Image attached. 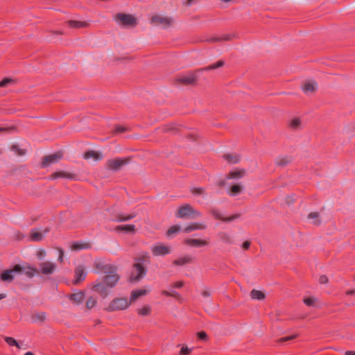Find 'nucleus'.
Instances as JSON below:
<instances>
[{"mask_svg": "<svg viewBox=\"0 0 355 355\" xmlns=\"http://www.w3.org/2000/svg\"><path fill=\"white\" fill-rule=\"evenodd\" d=\"M245 175V170L235 168L229 173L228 176L226 178V180L221 182V184L230 187L228 193L230 196H237L241 192L243 187L239 183L236 182V181L243 178Z\"/></svg>", "mask_w": 355, "mask_h": 355, "instance_id": "1", "label": "nucleus"}, {"mask_svg": "<svg viewBox=\"0 0 355 355\" xmlns=\"http://www.w3.org/2000/svg\"><path fill=\"white\" fill-rule=\"evenodd\" d=\"M104 273L105 276L102 281L106 283L107 287L112 288L119 280L116 268L111 265H106L104 268Z\"/></svg>", "mask_w": 355, "mask_h": 355, "instance_id": "2", "label": "nucleus"}, {"mask_svg": "<svg viewBox=\"0 0 355 355\" xmlns=\"http://www.w3.org/2000/svg\"><path fill=\"white\" fill-rule=\"evenodd\" d=\"M130 302L124 297L113 299L107 307L108 311H116L126 309L129 307Z\"/></svg>", "mask_w": 355, "mask_h": 355, "instance_id": "3", "label": "nucleus"}, {"mask_svg": "<svg viewBox=\"0 0 355 355\" xmlns=\"http://www.w3.org/2000/svg\"><path fill=\"white\" fill-rule=\"evenodd\" d=\"M200 216V212L193 209L190 205L187 204L179 209L176 217L180 218H184L187 217L191 218H196Z\"/></svg>", "mask_w": 355, "mask_h": 355, "instance_id": "4", "label": "nucleus"}, {"mask_svg": "<svg viewBox=\"0 0 355 355\" xmlns=\"http://www.w3.org/2000/svg\"><path fill=\"white\" fill-rule=\"evenodd\" d=\"M151 252L155 257H163L169 254L172 250L170 245L157 243L151 246Z\"/></svg>", "mask_w": 355, "mask_h": 355, "instance_id": "5", "label": "nucleus"}, {"mask_svg": "<svg viewBox=\"0 0 355 355\" xmlns=\"http://www.w3.org/2000/svg\"><path fill=\"white\" fill-rule=\"evenodd\" d=\"M173 22L172 17L162 16L160 15H155L151 18V24L159 26L163 28L169 27Z\"/></svg>", "mask_w": 355, "mask_h": 355, "instance_id": "6", "label": "nucleus"}, {"mask_svg": "<svg viewBox=\"0 0 355 355\" xmlns=\"http://www.w3.org/2000/svg\"><path fill=\"white\" fill-rule=\"evenodd\" d=\"M146 274V270L140 263L134 264V268L130 275V279L131 282H137L142 279Z\"/></svg>", "mask_w": 355, "mask_h": 355, "instance_id": "7", "label": "nucleus"}, {"mask_svg": "<svg viewBox=\"0 0 355 355\" xmlns=\"http://www.w3.org/2000/svg\"><path fill=\"white\" fill-rule=\"evenodd\" d=\"M116 23L122 26H132L136 24V19L130 15L119 13L114 18Z\"/></svg>", "mask_w": 355, "mask_h": 355, "instance_id": "8", "label": "nucleus"}, {"mask_svg": "<svg viewBox=\"0 0 355 355\" xmlns=\"http://www.w3.org/2000/svg\"><path fill=\"white\" fill-rule=\"evenodd\" d=\"M16 267H19V270L17 272L18 275L24 274L26 275L28 278L33 277L37 273H38V271L36 268L31 266V265L26 263L24 265L17 264Z\"/></svg>", "mask_w": 355, "mask_h": 355, "instance_id": "9", "label": "nucleus"}, {"mask_svg": "<svg viewBox=\"0 0 355 355\" xmlns=\"http://www.w3.org/2000/svg\"><path fill=\"white\" fill-rule=\"evenodd\" d=\"M128 164V159L125 158H116L109 159L107 162V166L109 169L117 171H119L123 166Z\"/></svg>", "mask_w": 355, "mask_h": 355, "instance_id": "10", "label": "nucleus"}, {"mask_svg": "<svg viewBox=\"0 0 355 355\" xmlns=\"http://www.w3.org/2000/svg\"><path fill=\"white\" fill-rule=\"evenodd\" d=\"M63 155L61 152H57L44 157V161L42 162V167L46 168L51 164L58 163L62 158Z\"/></svg>", "mask_w": 355, "mask_h": 355, "instance_id": "11", "label": "nucleus"}, {"mask_svg": "<svg viewBox=\"0 0 355 355\" xmlns=\"http://www.w3.org/2000/svg\"><path fill=\"white\" fill-rule=\"evenodd\" d=\"M40 272L42 275H52L56 270L57 266L51 261H44L39 264Z\"/></svg>", "mask_w": 355, "mask_h": 355, "instance_id": "12", "label": "nucleus"}, {"mask_svg": "<svg viewBox=\"0 0 355 355\" xmlns=\"http://www.w3.org/2000/svg\"><path fill=\"white\" fill-rule=\"evenodd\" d=\"M19 267H16V265L12 269L6 270L1 274L0 278L3 282H11L18 275Z\"/></svg>", "mask_w": 355, "mask_h": 355, "instance_id": "13", "label": "nucleus"}, {"mask_svg": "<svg viewBox=\"0 0 355 355\" xmlns=\"http://www.w3.org/2000/svg\"><path fill=\"white\" fill-rule=\"evenodd\" d=\"M93 289L95 292L99 293L103 298H105L108 296L110 292V289L107 286L106 283L103 281L95 284L93 287Z\"/></svg>", "mask_w": 355, "mask_h": 355, "instance_id": "14", "label": "nucleus"}, {"mask_svg": "<svg viewBox=\"0 0 355 355\" xmlns=\"http://www.w3.org/2000/svg\"><path fill=\"white\" fill-rule=\"evenodd\" d=\"M87 273L85 271V268L82 266H78L75 269V275L73 279V284H78L80 282L83 281L86 277Z\"/></svg>", "mask_w": 355, "mask_h": 355, "instance_id": "15", "label": "nucleus"}, {"mask_svg": "<svg viewBox=\"0 0 355 355\" xmlns=\"http://www.w3.org/2000/svg\"><path fill=\"white\" fill-rule=\"evenodd\" d=\"M136 216H137V214L135 212L130 213V214H125L123 212H120L114 216L112 220L117 222V223L125 222V221H128V220H130L134 218Z\"/></svg>", "mask_w": 355, "mask_h": 355, "instance_id": "16", "label": "nucleus"}, {"mask_svg": "<svg viewBox=\"0 0 355 355\" xmlns=\"http://www.w3.org/2000/svg\"><path fill=\"white\" fill-rule=\"evenodd\" d=\"M48 232L49 230L47 228L44 229L43 232H39L35 229L32 230L30 235V239L32 241H40L44 239Z\"/></svg>", "mask_w": 355, "mask_h": 355, "instance_id": "17", "label": "nucleus"}, {"mask_svg": "<svg viewBox=\"0 0 355 355\" xmlns=\"http://www.w3.org/2000/svg\"><path fill=\"white\" fill-rule=\"evenodd\" d=\"M184 243L191 247H202L208 244L205 240L197 239H187L184 240Z\"/></svg>", "mask_w": 355, "mask_h": 355, "instance_id": "18", "label": "nucleus"}, {"mask_svg": "<svg viewBox=\"0 0 355 355\" xmlns=\"http://www.w3.org/2000/svg\"><path fill=\"white\" fill-rule=\"evenodd\" d=\"M83 157L87 160L92 159L94 161H99L103 159V155L98 151L89 150L84 154Z\"/></svg>", "mask_w": 355, "mask_h": 355, "instance_id": "19", "label": "nucleus"}, {"mask_svg": "<svg viewBox=\"0 0 355 355\" xmlns=\"http://www.w3.org/2000/svg\"><path fill=\"white\" fill-rule=\"evenodd\" d=\"M207 226L204 223H192L189 225L187 226L184 229V232L185 233H190L194 230H205L206 229Z\"/></svg>", "mask_w": 355, "mask_h": 355, "instance_id": "20", "label": "nucleus"}, {"mask_svg": "<svg viewBox=\"0 0 355 355\" xmlns=\"http://www.w3.org/2000/svg\"><path fill=\"white\" fill-rule=\"evenodd\" d=\"M58 178H66L69 180H72L74 178V175L69 172L58 171L53 173L51 176V179L52 180H56Z\"/></svg>", "mask_w": 355, "mask_h": 355, "instance_id": "21", "label": "nucleus"}, {"mask_svg": "<svg viewBox=\"0 0 355 355\" xmlns=\"http://www.w3.org/2000/svg\"><path fill=\"white\" fill-rule=\"evenodd\" d=\"M318 85L315 81L306 82L302 86V89L306 94L314 92L317 89Z\"/></svg>", "mask_w": 355, "mask_h": 355, "instance_id": "22", "label": "nucleus"}, {"mask_svg": "<svg viewBox=\"0 0 355 355\" xmlns=\"http://www.w3.org/2000/svg\"><path fill=\"white\" fill-rule=\"evenodd\" d=\"M193 258L190 255L182 256L178 259L173 261V264L176 266H184L191 262Z\"/></svg>", "mask_w": 355, "mask_h": 355, "instance_id": "23", "label": "nucleus"}, {"mask_svg": "<svg viewBox=\"0 0 355 355\" xmlns=\"http://www.w3.org/2000/svg\"><path fill=\"white\" fill-rule=\"evenodd\" d=\"M115 230L117 232H135V225L132 224L118 225L115 227Z\"/></svg>", "mask_w": 355, "mask_h": 355, "instance_id": "24", "label": "nucleus"}, {"mask_svg": "<svg viewBox=\"0 0 355 355\" xmlns=\"http://www.w3.org/2000/svg\"><path fill=\"white\" fill-rule=\"evenodd\" d=\"M178 80L184 85H190L195 82L196 77L193 74H189L180 77Z\"/></svg>", "mask_w": 355, "mask_h": 355, "instance_id": "25", "label": "nucleus"}, {"mask_svg": "<svg viewBox=\"0 0 355 355\" xmlns=\"http://www.w3.org/2000/svg\"><path fill=\"white\" fill-rule=\"evenodd\" d=\"M90 248L89 243H85L83 241H76L71 245V249L73 250H80L88 249Z\"/></svg>", "mask_w": 355, "mask_h": 355, "instance_id": "26", "label": "nucleus"}, {"mask_svg": "<svg viewBox=\"0 0 355 355\" xmlns=\"http://www.w3.org/2000/svg\"><path fill=\"white\" fill-rule=\"evenodd\" d=\"M148 293L146 289H137L132 291L130 302L136 300L138 297L145 295Z\"/></svg>", "mask_w": 355, "mask_h": 355, "instance_id": "27", "label": "nucleus"}, {"mask_svg": "<svg viewBox=\"0 0 355 355\" xmlns=\"http://www.w3.org/2000/svg\"><path fill=\"white\" fill-rule=\"evenodd\" d=\"M223 158L230 164H236L240 160L239 156L236 154H226L223 155Z\"/></svg>", "mask_w": 355, "mask_h": 355, "instance_id": "28", "label": "nucleus"}, {"mask_svg": "<svg viewBox=\"0 0 355 355\" xmlns=\"http://www.w3.org/2000/svg\"><path fill=\"white\" fill-rule=\"evenodd\" d=\"M85 294L83 292L75 293L70 296V300L76 304H80L84 300Z\"/></svg>", "mask_w": 355, "mask_h": 355, "instance_id": "29", "label": "nucleus"}, {"mask_svg": "<svg viewBox=\"0 0 355 355\" xmlns=\"http://www.w3.org/2000/svg\"><path fill=\"white\" fill-rule=\"evenodd\" d=\"M291 162L289 156H281L276 159L275 163L280 166H284Z\"/></svg>", "mask_w": 355, "mask_h": 355, "instance_id": "30", "label": "nucleus"}, {"mask_svg": "<svg viewBox=\"0 0 355 355\" xmlns=\"http://www.w3.org/2000/svg\"><path fill=\"white\" fill-rule=\"evenodd\" d=\"M250 297L253 300H262L265 298V294L259 290L253 289L250 292Z\"/></svg>", "mask_w": 355, "mask_h": 355, "instance_id": "31", "label": "nucleus"}, {"mask_svg": "<svg viewBox=\"0 0 355 355\" xmlns=\"http://www.w3.org/2000/svg\"><path fill=\"white\" fill-rule=\"evenodd\" d=\"M68 25L71 28H83L85 27L87 24L85 21H76V20H70L67 22Z\"/></svg>", "mask_w": 355, "mask_h": 355, "instance_id": "32", "label": "nucleus"}, {"mask_svg": "<svg viewBox=\"0 0 355 355\" xmlns=\"http://www.w3.org/2000/svg\"><path fill=\"white\" fill-rule=\"evenodd\" d=\"M308 218L311 220V223L315 225H318L320 223L319 214L317 212H311L309 214Z\"/></svg>", "mask_w": 355, "mask_h": 355, "instance_id": "33", "label": "nucleus"}, {"mask_svg": "<svg viewBox=\"0 0 355 355\" xmlns=\"http://www.w3.org/2000/svg\"><path fill=\"white\" fill-rule=\"evenodd\" d=\"M180 230H181V227L180 226H179V225H173V226L171 227L168 230V231L166 232V235L168 236H172L174 234H177Z\"/></svg>", "mask_w": 355, "mask_h": 355, "instance_id": "34", "label": "nucleus"}, {"mask_svg": "<svg viewBox=\"0 0 355 355\" xmlns=\"http://www.w3.org/2000/svg\"><path fill=\"white\" fill-rule=\"evenodd\" d=\"M137 313L139 315L146 316L150 314V309L148 306H145L137 310Z\"/></svg>", "mask_w": 355, "mask_h": 355, "instance_id": "35", "label": "nucleus"}, {"mask_svg": "<svg viewBox=\"0 0 355 355\" xmlns=\"http://www.w3.org/2000/svg\"><path fill=\"white\" fill-rule=\"evenodd\" d=\"M232 36L230 35H224L223 37H215L210 38L211 42H220L223 40H230Z\"/></svg>", "mask_w": 355, "mask_h": 355, "instance_id": "36", "label": "nucleus"}, {"mask_svg": "<svg viewBox=\"0 0 355 355\" xmlns=\"http://www.w3.org/2000/svg\"><path fill=\"white\" fill-rule=\"evenodd\" d=\"M300 119L298 118H294L290 122V126L292 128L296 129L298 128L300 126Z\"/></svg>", "mask_w": 355, "mask_h": 355, "instance_id": "37", "label": "nucleus"}, {"mask_svg": "<svg viewBox=\"0 0 355 355\" xmlns=\"http://www.w3.org/2000/svg\"><path fill=\"white\" fill-rule=\"evenodd\" d=\"M96 304V300L93 297H90L86 302V306L88 309H92Z\"/></svg>", "mask_w": 355, "mask_h": 355, "instance_id": "38", "label": "nucleus"}, {"mask_svg": "<svg viewBox=\"0 0 355 355\" xmlns=\"http://www.w3.org/2000/svg\"><path fill=\"white\" fill-rule=\"evenodd\" d=\"M219 236H220V239L223 242L227 243H231V237L229 234H227L226 233H220L219 234Z\"/></svg>", "mask_w": 355, "mask_h": 355, "instance_id": "39", "label": "nucleus"}, {"mask_svg": "<svg viewBox=\"0 0 355 355\" xmlns=\"http://www.w3.org/2000/svg\"><path fill=\"white\" fill-rule=\"evenodd\" d=\"M4 340L6 342V343L10 346H15L16 347L17 345V341L12 337L6 336V337H5Z\"/></svg>", "mask_w": 355, "mask_h": 355, "instance_id": "40", "label": "nucleus"}, {"mask_svg": "<svg viewBox=\"0 0 355 355\" xmlns=\"http://www.w3.org/2000/svg\"><path fill=\"white\" fill-rule=\"evenodd\" d=\"M304 302L308 306H312L315 305V298L314 297H309L304 299Z\"/></svg>", "mask_w": 355, "mask_h": 355, "instance_id": "41", "label": "nucleus"}, {"mask_svg": "<svg viewBox=\"0 0 355 355\" xmlns=\"http://www.w3.org/2000/svg\"><path fill=\"white\" fill-rule=\"evenodd\" d=\"M223 65H224V62L223 60H219L217 62H216L215 64L210 65L209 67L206 68V69H208V70L209 69H215L220 67Z\"/></svg>", "mask_w": 355, "mask_h": 355, "instance_id": "42", "label": "nucleus"}, {"mask_svg": "<svg viewBox=\"0 0 355 355\" xmlns=\"http://www.w3.org/2000/svg\"><path fill=\"white\" fill-rule=\"evenodd\" d=\"M12 150L16 153L18 155H24L26 152L24 150H22V149H20L18 146H13L12 148Z\"/></svg>", "mask_w": 355, "mask_h": 355, "instance_id": "43", "label": "nucleus"}, {"mask_svg": "<svg viewBox=\"0 0 355 355\" xmlns=\"http://www.w3.org/2000/svg\"><path fill=\"white\" fill-rule=\"evenodd\" d=\"M12 150L16 153L18 155H24L26 152L24 150H22V149H20L18 146H13L12 148Z\"/></svg>", "mask_w": 355, "mask_h": 355, "instance_id": "44", "label": "nucleus"}, {"mask_svg": "<svg viewBox=\"0 0 355 355\" xmlns=\"http://www.w3.org/2000/svg\"><path fill=\"white\" fill-rule=\"evenodd\" d=\"M191 349H189L187 346H182L180 354V355H189V354L191 352Z\"/></svg>", "mask_w": 355, "mask_h": 355, "instance_id": "45", "label": "nucleus"}, {"mask_svg": "<svg viewBox=\"0 0 355 355\" xmlns=\"http://www.w3.org/2000/svg\"><path fill=\"white\" fill-rule=\"evenodd\" d=\"M37 258L40 260H42L46 257V251L43 249L40 250L36 254Z\"/></svg>", "mask_w": 355, "mask_h": 355, "instance_id": "46", "label": "nucleus"}, {"mask_svg": "<svg viewBox=\"0 0 355 355\" xmlns=\"http://www.w3.org/2000/svg\"><path fill=\"white\" fill-rule=\"evenodd\" d=\"M12 82V80L10 78H5L3 80L0 81V87H4L8 85L10 83Z\"/></svg>", "mask_w": 355, "mask_h": 355, "instance_id": "47", "label": "nucleus"}, {"mask_svg": "<svg viewBox=\"0 0 355 355\" xmlns=\"http://www.w3.org/2000/svg\"><path fill=\"white\" fill-rule=\"evenodd\" d=\"M192 193L194 195H202L204 193V189H203V188H201V187L193 188V189H192Z\"/></svg>", "mask_w": 355, "mask_h": 355, "instance_id": "48", "label": "nucleus"}, {"mask_svg": "<svg viewBox=\"0 0 355 355\" xmlns=\"http://www.w3.org/2000/svg\"><path fill=\"white\" fill-rule=\"evenodd\" d=\"M198 336L199 339L202 340H206L207 338V335L205 331H200L198 333Z\"/></svg>", "mask_w": 355, "mask_h": 355, "instance_id": "49", "label": "nucleus"}, {"mask_svg": "<svg viewBox=\"0 0 355 355\" xmlns=\"http://www.w3.org/2000/svg\"><path fill=\"white\" fill-rule=\"evenodd\" d=\"M328 282V278L326 275H322L319 278V282L321 284H326Z\"/></svg>", "mask_w": 355, "mask_h": 355, "instance_id": "50", "label": "nucleus"}, {"mask_svg": "<svg viewBox=\"0 0 355 355\" xmlns=\"http://www.w3.org/2000/svg\"><path fill=\"white\" fill-rule=\"evenodd\" d=\"M294 338H295V336H286V337H283L282 338L279 339V342L281 343H283V342H286V341H288V340H292Z\"/></svg>", "mask_w": 355, "mask_h": 355, "instance_id": "51", "label": "nucleus"}, {"mask_svg": "<svg viewBox=\"0 0 355 355\" xmlns=\"http://www.w3.org/2000/svg\"><path fill=\"white\" fill-rule=\"evenodd\" d=\"M16 347L19 349H26L27 348V345L22 342H17Z\"/></svg>", "mask_w": 355, "mask_h": 355, "instance_id": "52", "label": "nucleus"}, {"mask_svg": "<svg viewBox=\"0 0 355 355\" xmlns=\"http://www.w3.org/2000/svg\"><path fill=\"white\" fill-rule=\"evenodd\" d=\"M183 285H184L183 282L180 281V282H175L173 285V287L175 288H180L182 287Z\"/></svg>", "mask_w": 355, "mask_h": 355, "instance_id": "53", "label": "nucleus"}, {"mask_svg": "<svg viewBox=\"0 0 355 355\" xmlns=\"http://www.w3.org/2000/svg\"><path fill=\"white\" fill-rule=\"evenodd\" d=\"M126 130V128L123 126H121V125H119L116 128V132L117 133H121V132H125Z\"/></svg>", "mask_w": 355, "mask_h": 355, "instance_id": "54", "label": "nucleus"}, {"mask_svg": "<svg viewBox=\"0 0 355 355\" xmlns=\"http://www.w3.org/2000/svg\"><path fill=\"white\" fill-rule=\"evenodd\" d=\"M37 318L40 320V321H43L45 319V313L42 312V313H39L37 314Z\"/></svg>", "mask_w": 355, "mask_h": 355, "instance_id": "55", "label": "nucleus"}, {"mask_svg": "<svg viewBox=\"0 0 355 355\" xmlns=\"http://www.w3.org/2000/svg\"><path fill=\"white\" fill-rule=\"evenodd\" d=\"M250 246V241H245L243 244H242V248L244 249V250H248Z\"/></svg>", "mask_w": 355, "mask_h": 355, "instance_id": "56", "label": "nucleus"}, {"mask_svg": "<svg viewBox=\"0 0 355 355\" xmlns=\"http://www.w3.org/2000/svg\"><path fill=\"white\" fill-rule=\"evenodd\" d=\"M179 293L174 290L170 291V297H178Z\"/></svg>", "mask_w": 355, "mask_h": 355, "instance_id": "57", "label": "nucleus"}, {"mask_svg": "<svg viewBox=\"0 0 355 355\" xmlns=\"http://www.w3.org/2000/svg\"><path fill=\"white\" fill-rule=\"evenodd\" d=\"M237 217H238V216H237V215H234V216H232V217L226 218H225V219H223V220H224L225 221L230 222V221H232V220H234L235 218H236Z\"/></svg>", "mask_w": 355, "mask_h": 355, "instance_id": "58", "label": "nucleus"}, {"mask_svg": "<svg viewBox=\"0 0 355 355\" xmlns=\"http://www.w3.org/2000/svg\"><path fill=\"white\" fill-rule=\"evenodd\" d=\"M212 213L216 218H221L220 213L218 211H213Z\"/></svg>", "mask_w": 355, "mask_h": 355, "instance_id": "59", "label": "nucleus"}, {"mask_svg": "<svg viewBox=\"0 0 355 355\" xmlns=\"http://www.w3.org/2000/svg\"><path fill=\"white\" fill-rule=\"evenodd\" d=\"M293 201H294V199L293 198V197H292V196H288V197H287V198H286V202H287V203L291 204V203H292Z\"/></svg>", "mask_w": 355, "mask_h": 355, "instance_id": "60", "label": "nucleus"}, {"mask_svg": "<svg viewBox=\"0 0 355 355\" xmlns=\"http://www.w3.org/2000/svg\"><path fill=\"white\" fill-rule=\"evenodd\" d=\"M345 355H355V351H346Z\"/></svg>", "mask_w": 355, "mask_h": 355, "instance_id": "61", "label": "nucleus"}, {"mask_svg": "<svg viewBox=\"0 0 355 355\" xmlns=\"http://www.w3.org/2000/svg\"><path fill=\"white\" fill-rule=\"evenodd\" d=\"M162 294L165 296H170V291H163Z\"/></svg>", "mask_w": 355, "mask_h": 355, "instance_id": "62", "label": "nucleus"}, {"mask_svg": "<svg viewBox=\"0 0 355 355\" xmlns=\"http://www.w3.org/2000/svg\"><path fill=\"white\" fill-rule=\"evenodd\" d=\"M58 259H59L60 261H61V262L62 261V260H63V252H62V251L60 252V255H59V258Z\"/></svg>", "mask_w": 355, "mask_h": 355, "instance_id": "63", "label": "nucleus"}, {"mask_svg": "<svg viewBox=\"0 0 355 355\" xmlns=\"http://www.w3.org/2000/svg\"><path fill=\"white\" fill-rule=\"evenodd\" d=\"M202 295L205 297H209L210 294L208 291H204L202 293Z\"/></svg>", "mask_w": 355, "mask_h": 355, "instance_id": "64", "label": "nucleus"}]
</instances>
